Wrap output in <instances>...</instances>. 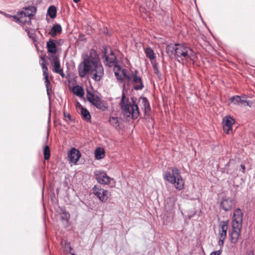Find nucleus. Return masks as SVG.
I'll return each instance as SVG.
<instances>
[{
    "mask_svg": "<svg viewBox=\"0 0 255 255\" xmlns=\"http://www.w3.org/2000/svg\"><path fill=\"white\" fill-rule=\"evenodd\" d=\"M82 57L83 61L78 67L79 76L83 78L89 74L95 81H100L104 76V68L96 51L91 49L89 54H84Z\"/></svg>",
    "mask_w": 255,
    "mask_h": 255,
    "instance_id": "nucleus-1",
    "label": "nucleus"
},
{
    "mask_svg": "<svg viewBox=\"0 0 255 255\" xmlns=\"http://www.w3.org/2000/svg\"><path fill=\"white\" fill-rule=\"evenodd\" d=\"M166 51L171 56L173 54L180 63L188 61L192 59L194 53L189 47L183 44L176 43L169 44L166 46Z\"/></svg>",
    "mask_w": 255,
    "mask_h": 255,
    "instance_id": "nucleus-2",
    "label": "nucleus"
},
{
    "mask_svg": "<svg viewBox=\"0 0 255 255\" xmlns=\"http://www.w3.org/2000/svg\"><path fill=\"white\" fill-rule=\"evenodd\" d=\"M122 113L127 120L136 119L139 115V108L135 101L132 99L131 101L126 99L125 94L122 93L121 102Z\"/></svg>",
    "mask_w": 255,
    "mask_h": 255,
    "instance_id": "nucleus-3",
    "label": "nucleus"
},
{
    "mask_svg": "<svg viewBox=\"0 0 255 255\" xmlns=\"http://www.w3.org/2000/svg\"><path fill=\"white\" fill-rule=\"evenodd\" d=\"M243 214L240 209H236L234 213L232 219V231L230 234L231 242L235 244L237 243L241 234L242 228Z\"/></svg>",
    "mask_w": 255,
    "mask_h": 255,
    "instance_id": "nucleus-4",
    "label": "nucleus"
},
{
    "mask_svg": "<svg viewBox=\"0 0 255 255\" xmlns=\"http://www.w3.org/2000/svg\"><path fill=\"white\" fill-rule=\"evenodd\" d=\"M165 179L170 183L174 184L175 188L181 190L184 186V181L182 179L179 170L176 167L172 169V173L167 171L165 172Z\"/></svg>",
    "mask_w": 255,
    "mask_h": 255,
    "instance_id": "nucleus-5",
    "label": "nucleus"
},
{
    "mask_svg": "<svg viewBox=\"0 0 255 255\" xmlns=\"http://www.w3.org/2000/svg\"><path fill=\"white\" fill-rule=\"evenodd\" d=\"M33 15L31 9L26 8L24 10L18 12L16 15L13 16L12 17L21 25L27 23L30 25L31 24V20Z\"/></svg>",
    "mask_w": 255,
    "mask_h": 255,
    "instance_id": "nucleus-6",
    "label": "nucleus"
},
{
    "mask_svg": "<svg viewBox=\"0 0 255 255\" xmlns=\"http://www.w3.org/2000/svg\"><path fill=\"white\" fill-rule=\"evenodd\" d=\"M94 175L99 183L103 185H110L111 187L115 186V180L108 176L105 172L96 170L94 172Z\"/></svg>",
    "mask_w": 255,
    "mask_h": 255,
    "instance_id": "nucleus-7",
    "label": "nucleus"
},
{
    "mask_svg": "<svg viewBox=\"0 0 255 255\" xmlns=\"http://www.w3.org/2000/svg\"><path fill=\"white\" fill-rule=\"evenodd\" d=\"M93 192L97 198L102 202H106L110 194L109 192L107 190H105L98 185L94 186Z\"/></svg>",
    "mask_w": 255,
    "mask_h": 255,
    "instance_id": "nucleus-8",
    "label": "nucleus"
},
{
    "mask_svg": "<svg viewBox=\"0 0 255 255\" xmlns=\"http://www.w3.org/2000/svg\"><path fill=\"white\" fill-rule=\"evenodd\" d=\"M138 71L134 70L132 71V79L133 83V88L136 90H141L144 85L141 78L137 75Z\"/></svg>",
    "mask_w": 255,
    "mask_h": 255,
    "instance_id": "nucleus-9",
    "label": "nucleus"
},
{
    "mask_svg": "<svg viewBox=\"0 0 255 255\" xmlns=\"http://www.w3.org/2000/svg\"><path fill=\"white\" fill-rule=\"evenodd\" d=\"M41 59L42 61V62L41 64V66L42 69L43 70V74L45 79V82L46 83V91L47 95L49 96L50 95V91H51V89H50L49 87V85L50 84V81L48 79V68L46 66L45 64V60L44 58L41 57Z\"/></svg>",
    "mask_w": 255,
    "mask_h": 255,
    "instance_id": "nucleus-10",
    "label": "nucleus"
},
{
    "mask_svg": "<svg viewBox=\"0 0 255 255\" xmlns=\"http://www.w3.org/2000/svg\"><path fill=\"white\" fill-rule=\"evenodd\" d=\"M235 121L231 117H225L223 121V128L225 132L230 133L232 130V125L234 124Z\"/></svg>",
    "mask_w": 255,
    "mask_h": 255,
    "instance_id": "nucleus-11",
    "label": "nucleus"
},
{
    "mask_svg": "<svg viewBox=\"0 0 255 255\" xmlns=\"http://www.w3.org/2000/svg\"><path fill=\"white\" fill-rule=\"evenodd\" d=\"M115 75L119 82H123L124 79V76L126 75L127 70L126 69L121 70L119 66L115 65L114 67Z\"/></svg>",
    "mask_w": 255,
    "mask_h": 255,
    "instance_id": "nucleus-12",
    "label": "nucleus"
},
{
    "mask_svg": "<svg viewBox=\"0 0 255 255\" xmlns=\"http://www.w3.org/2000/svg\"><path fill=\"white\" fill-rule=\"evenodd\" d=\"M81 156L80 151L75 148H72L68 154V157L70 161L74 163H76Z\"/></svg>",
    "mask_w": 255,
    "mask_h": 255,
    "instance_id": "nucleus-13",
    "label": "nucleus"
},
{
    "mask_svg": "<svg viewBox=\"0 0 255 255\" xmlns=\"http://www.w3.org/2000/svg\"><path fill=\"white\" fill-rule=\"evenodd\" d=\"M219 238H226L228 229V221L221 222L219 226Z\"/></svg>",
    "mask_w": 255,
    "mask_h": 255,
    "instance_id": "nucleus-14",
    "label": "nucleus"
},
{
    "mask_svg": "<svg viewBox=\"0 0 255 255\" xmlns=\"http://www.w3.org/2000/svg\"><path fill=\"white\" fill-rule=\"evenodd\" d=\"M105 60L104 63L105 65L109 67L114 65L116 62V57L113 51H111L110 54L108 55H105Z\"/></svg>",
    "mask_w": 255,
    "mask_h": 255,
    "instance_id": "nucleus-15",
    "label": "nucleus"
},
{
    "mask_svg": "<svg viewBox=\"0 0 255 255\" xmlns=\"http://www.w3.org/2000/svg\"><path fill=\"white\" fill-rule=\"evenodd\" d=\"M52 70L53 72L60 74L62 77H64L65 74L63 73V69L61 68L60 61L57 58H54Z\"/></svg>",
    "mask_w": 255,
    "mask_h": 255,
    "instance_id": "nucleus-16",
    "label": "nucleus"
},
{
    "mask_svg": "<svg viewBox=\"0 0 255 255\" xmlns=\"http://www.w3.org/2000/svg\"><path fill=\"white\" fill-rule=\"evenodd\" d=\"M230 101L232 103H234L235 105H240L244 104L245 106L247 105L250 106L249 102L242 100L240 96H234L230 99Z\"/></svg>",
    "mask_w": 255,
    "mask_h": 255,
    "instance_id": "nucleus-17",
    "label": "nucleus"
},
{
    "mask_svg": "<svg viewBox=\"0 0 255 255\" xmlns=\"http://www.w3.org/2000/svg\"><path fill=\"white\" fill-rule=\"evenodd\" d=\"M233 205V200L230 199H223L220 203L221 207L226 211L230 210Z\"/></svg>",
    "mask_w": 255,
    "mask_h": 255,
    "instance_id": "nucleus-18",
    "label": "nucleus"
},
{
    "mask_svg": "<svg viewBox=\"0 0 255 255\" xmlns=\"http://www.w3.org/2000/svg\"><path fill=\"white\" fill-rule=\"evenodd\" d=\"M109 122L110 125L116 128V129L119 130L121 128V120L118 117H111L109 118Z\"/></svg>",
    "mask_w": 255,
    "mask_h": 255,
    "instance_id": "nucleus-19",
    "label": "nucleus"
},
{
    "mask_svg": "<svg viewBox=\"0 0 255 255\" xmlns=\"http://www.w3.org/2000/svg\"><path fill=\"white\" fill-rule=\"evenodd\" d=\"M92 104L97 108L102 111H105L108 108L107 105L98 97H96V99L92 103Z\"/></svg>",
    "mask_w": 255,
    "mask_h": 255,
    "instance_id": "nucleus-20",
    "label": "nucleus"
},
{
    "mask_svg": "<svg viewBox=\"0 0 255 255\" xmlns=\"http://www.w3.org/2000/svg\"><path fill=\"white\" fill-rule=\"evenodd\" d=\"M139 102L141 103V108L144 110L145 113L148 112L150 110L149 103L145 97H141L139 99Z\"/></svg>",
    "mask_w": 255,
    "mask_h": 255,
    "instance_id": "nucleus-21",
    "label": "nucleus"
},
{
    "mask_svg": "<svg viewBox=\"0 0 255 255\" xmlns=\"http://www.w3.org/2000/svg\"><path fill=\"white\" fill-rule=\"evenodd\" d=\"M47 48L48 52L51 53L55 54L57 51L56 44L53 40L47 42Z\"/></svg>",
    "mask_w": 255,
    "mask_h": 255,
    "instance_id": "nucleus-22",
    "label": "nucleus"
},
{
    "mask_svg": "<svg viewBox=\"0 0 255 255\" xmlns=\"http://www.w3.org/2000/svg\"><path fill=\"white\" fill-rule=\"evenodd\" d=\"M78 104L79 105V109L81 110V114L83 118L86 120H90L91 117L89 112L79 103H78Z\"/></svg>",
    "mask_w": 255,
    "mask_h": 255,
    "instance_id": "nucleus-23",
    "label": "nucleus"
},
{
    "mask_svg": "<svg viewBox=\"0 0 255 255\" xmlns=\"http://www.w3.org/2000/svg\"><path fill=\"white\" fill-rule=\"evenodd\" d=\"M62 31V27L61 25L59 24H56L54 25V26L51 29L49 34L53 37H54L56 35L57 32H60Z\"/></svg>",
    "mask_w": 255,
    "mask_h": 255,
    "instance_id": "nucleus-24",
    "label": "nucleus"
},
{
    "mask_svg": "<svg viewBox=\"0 0 255 255\" xmlns=\"http://www.w3.org/2000/svg\"><path fill=\"white\" fill-rule=\"evenodd\" d=\"M145 54L151 61L155 58V54L153 50L150 47H147L145 49Z\"/></svg>",
    "mask_w": 255,
    "mask_h": 255,
    "instance_id": "nucleus-25",
    "label": "nucleus"
},
{
    "mask_svg": "<svg viewBox=\"0 0 255 255\" xmlns=\"http://www.w3.org/2000/svg\"><path fill=\"white\" fill-rule=\"evenodd\" d=\"M73 92L79 97H83L84 95V91L83 88L80 86H75L73 88Z\"/></svg>",
    "mask_w": 255,
    "mask_h": 255,
    "instance_id": "nucleus-26",
    "label": "nucleus"
},
{
    "mask_svg": "<svg viewBox=\"0 0 255 255\" xmlns=\"http://www.w3.org/2000/svg\"><path fill=\"white\" fill-rule=\"evenodd\" d=\"M105 156V152L103 149L97 148L95 152V156L97 159H102Z\"/></svg>",
    "mask_w": 255,
    "mask_h": 255,
    "instance_id": "nucleus-27",
    "label": "nucleus"
},
{
    "mask_svg": "<svg viewBox=\"0 0 255 255\" xmlns=\"http://www.w3.org/2000/svg\"><path fill=\"white\" fill-rule=\"evenodd\" d=\"M47 13L49 16L50 17V18H55L56 16L57 13L56 7L53 5L50 6L48 9Z\"/></svg>",
    "mask_w": 255,
    "mask_h": 255,
    "instance_id": "nucleus-28",
    "label": "nucleus"
},
{
    "mask_svg": "<svg viewBox=\"0 0 255 255\" xmlns=\"http://www.w3.org/2000/svg\"><path fill=\"white\" fill-rule=\"evenodd\" d=\"M43 154L44 156V159L45 160H48L50 157V149L48 145H46L43 150Z\"/></svg>",
    "mask_w": 255,
    "mask_h": 255,
    "instance_id": "nucleus-29",
    "label": "nucleus"
},
{
    "mask_svg": "<svg viewBox=\"0 0 255 255\" xmlns=\"http://www.w3.org/2000/svg\"><path fill=\"white\" fill-rule=\"evenodd\" d=\"M151 64H152L153 68L154 73L158 77H160V76H161V74H160V71H159V70L158 69L157 65L156 63H153L152 61H151Z\"/></svg>",
    "mask_w": 255,
    "mask_h": 255,
    "instance_id": "nucleus-30",
    "label": "nucleus"
},
{
    "mask_svg": "<svg viewBox=\"0 0 255 255\" xmlns=\"http://www.w3.org/2000/svg\"><path fill=\"white\" fill-rule=\"evenodd\" d=\"M61 218L62 220L68 222L70 219V214L68 212H63L61 215Z\"/></svg>",
    "mask_w": 255,
    "mask_h": 255,
    "instance_id": "nucleus-31",
    "label": "nucleus"
},
{
    "mask_svg": "<svg viewBox=\"0 0 255 255\" xmlns=\"http://www.w3.org/2000/svg\"><path fill=\"white\" fill-rule=\"evenodd\" d=\"M87 99L91 104H92V103L96 99V97H95L93 94H91L87 96Z\"/></svg>",
    "mask_w": 255,
    "mask_h": 255,
    "instance_id": "nucleus-32",
    "label": "nucleus"
},
{
    "mask_svg": "<svg viewBox=\"0 0 255 255\" xmlns=\"http://www.w3.org/2000/svg\"><path fill=\"white\" fill-rule=\"evenodd\" d=\"M225 238H219V241L218 242V245L221 247V249L223 247L224 244V240Z\"/></svg>",
    "mask_w": 255,
    "mask_h": 255,
    "instance_id": "nucleus-33",
    "label": "nucleus"
},
{
    "mask_svg": "<svg viewBox=\"0 0 255 255\" xmlns=\"http://www.w3.org/2000/svg\"><path fill=\"white\" fill-rule=\"evenodd\" d=\"M124 78H126L127 79V84H128V83L130 82V79L132 78V74L131 75H128L126 73V75L124 76Z\"/></svg>",
    "mask_w": 255,
    "mask_h": 255,
    "instance_id": "nucleus-34",
    "label": "nucleus"
},
{
    "mask_svg": "<svg viewBox=\"0 0 255 255\" xmlns=\"http://www.w3.org/2000/svg\"><path fill=\"white\" fill-rule=\"evenodd\" d=\"M221 252H222V251L221 249L218 251L212 252L210 254V255H221Z\"/></svg>",
    "mask_w": 255,
    "mask_h": 255,
    "instance_id": "nucleus-35",
    "label": "nucleus"
},
{
    "mask_svg": "<svg viewBox=\"0 0 255 255\" xmlns=\"http://www.w3.org/2000/svg\"><path fill=\"white\" fill-rule=\"evenodd\" d=\"M64 116L65 118H67L69 120H71V116L69 114H66L65 113H64Z\"/></svg>",
    "mask_w": 255,
    "mask_h": 255,
    "instance_id": "nucleus-36",
    "label": "nucleus"
},
{
    "mask_svg": "<svg viewBox=\"0 0 255 255\" xmlns=\"http://www.w3.org/2000/svg\"><path fill=\"white\" fill-rule=\"evenodd\" d=\"M241 167L242 169V172L243 173H244L245 172V166L244 165L241 164Z\"/></svg>",
    "mask_w": 255,
    "mask_h": 255,
    "instance_id": "nucleus-37",
    "label": "nucleus"
},
{
    "mask_svg": "<svg viewBox=\"0 0 255 255\" xmlns=\"http://www.w3.org/2000/svg\"><path fill=\"white\" fill-rule=\"evenodd\" d=\"M25 30L27 32V33L29 35V37H30V36L29 35V31L27 28L25 29Z\"/></svg>",
    "mask_w": 255,
    "mask_h": 255,
    "instance_id": "nucleus-38",
    "label": "nucleus"
},
{
    "mask_svg": "<svg viewBox=\"0 0 255 255\" xmlns=\"http://www.w3.org/2000/svg\"><path fill=\"white\" fill-rule=\"evenodd\" d=\"M248 255H254L253 252H251L248 254Z\"/></svg>",
    "mask_w": 255,
    "mask_h": 255,
    "instance_id": "nucleus-39",
    "label": "nucleus"
},
{
    "mask_svg": "<svg viewBox=\"0 0 255 255\" xmlns=\"http://www.w3.org/2000/svg\"><path fill=\"white\" fill-rule=\"evenodd\" d=\"M80 0H73V1L75 2H78Z\"/></svg>",
    "mask_w": 255,
    "mask_h": 255,
    "instance_id": "nucleus-40",
    "label": "nucleus"
},
{
    "mask_svg": "<svg viewBox=\"0 0 255 255\" xmlns=\"http://www.w3.org/2000/svg\"><path fill=\"white\" fill-rule=\"evenodd\" d=\"M123 87H124V88H125V84H124V85H123Z\"/></svg>",
    "mask_w": 255,
    "mask_h": 255,
    "instance_id": "nucleus-41",
    "label": "nucleus"
},
{
    "mask_svg": "<svg viewBox=\"0 0 255 255\" xmlns=\"http://www.w3.org/2000/svg\"><path fill=\"white\" fill-rule=\"evenodd\" d=\"M71 255H75L74 253H71Z\"/></svg>",
    "mask_w": 255,
    "mask_h": 255,
    "instance_id": "nucleus-42",
    "label": "nucleus"
},
{
    "mask_svg": "<svg viewBox=\"0 0 255 255\" xmlns=\"http://www.w3.org/2000/svg\"><path fill=\"white\" fill-rule=\"evenodd\" d=\"M48 119H49L48 120L49 121H50V117L48 118Z\"/></svg>",
    "mask_w": 255,
    "mask_h": 255,
    "instance_id": "nucleus-43",
    "label": "nucleus"
}]
</instances>
